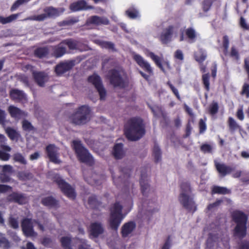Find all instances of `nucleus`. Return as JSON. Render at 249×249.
I'll use <instances>...</instances> for the list:
<instances>
[{"mask_svg":"<svg viewBox=\"0 0 249 249\" xmlns=\"http://www.w3.org/2000/svg\"><path fill=\"white\" fill-rule=\"evenodd\" d=\"M5 131L8 137L11 140H17L20 137L19 133L18 132H17L15 129L10 127H8L6 129Z\"/></svg>","mask_w":249,"mask_h":249,"instance_id":"39","label":"nucleus"},{"mask_svg":"<svg viewBox=\"0 0 249 249\" xmlns=\"http://www.w3.org/2000/svg\"><path fill=\"white\" fill-rule=\"evenodd\" d=\"M104 230L100 223L94 222L90 226V234L94 237H97L104 232Z\"/></svg>","mask_w":249,"mask_h":249,"instance_id":"24","label":"nucleus"},{"mask_svg":"<svg viewBox=\"0 0 249 249\" xmlns=\"http://www.w3.org/2000/svg\"><path fill=\"white\" fill-rule=\"evenodd\" d=\"M123 206L119 202H116L110 208V215L108 223L110 229L117 231L124 216L122 213Z\"/></svg>","mask_w":249,"mask_h":249,"instance_id":"4","label":"nucleus"},{"mask_svg":"<svg viewBox=\"0 0 249 249\" xmlns=\"http://www.w3.org/2000/svg\"><path fill=\"white\" fill-rule=\"evenodd\" d=\"M72 147L78 160L80 162L90 166L94 164L93 157L88 150L83 145L81 141L73 140L72 142Z\"/></svg>","mask_w":249,"mask_h":249,"instance_id":"3","label":"nucleus"},{"mask_svg":"<svg viewBox=\"0 0 249 249\" xmlns=\"http://www.w3.org/2000/svg\"><path fill=\"white\" fill-rule=\"evenodd\" d=\"M200 150L204 153H212L213 151V147L209 144L203 143L200 147Z\"/></svg>","mask_w":249,"mask_h":249,"instance_id":"50","label":"nucleus"},{"mask_svg":"<svg viewBox=\"0 0 249 249\" xmlns=\"http://www.w3.org/2000/svg\"><path fill=\"white\" fill-rule=\"evenodd\" d=\"M241 94L245 95L247 98H249V84L245 83L242 87Z\"/></svg>","mask_w":249,"mask_h":249,"instance_id":"53","label":"nucleus"},{"mask_svg":"<svg viewBox=\"0 0 249 249\" xmlns=\"http://www.w3.org/2000/svg\"><path fill=\"white\" fill-rule=\"evenodd\" d=\"M71 237L68 236H63L60 239L61 246L64 249H72L71 246Z\"/></svg>","mask_w":249,"mask_h":249,"instance_id":"45","label":"nucleus"},{"mask_svg":"<svg viewBox=\"0 0 249 249\" xmlns=\"http://www.w3.org/2000/svg\"><path fill=\"white\" fill-rule=\"evenodd\" d=\"M230 55L231 57L234 58L236 60H238L239 58V55L238 51L235 47L231 48Z\"/></svg>","mask_w":249,"mask_h":249,"instance_id":"57","label":"nucleus"},{"mask_svg":"<svg viewBox=\"0 0 249 249\" xmlns=\"http://www.w3.org/2000/svg\"><path fill=\"white\" fill-rule=\"evenodd\" d=\"M10 155L5 152L0 151V159L4 161H7L10 159Z\"/></svg>","mask_w":249,"mask_h":249,"instance_id":"62","label":"nucleus"},{"mask_svg":"<svg viewBox=\"0 0 249 249\" xmlns=\"http://www.w3.org/2000/svg\"><path fill=\"white\" fill-rule=\"evenodd\" d=\"M33 77L35 81L40 87H44L47 80V75L43 71L34 72Z\"/></svg>","mask_w":249,"mask_h":249,"instance_id":"25","label":"nucleus"},{"mask_svg":"<svg viewBox=\"0 0 249 249\" xmlns=\"http://www.w3.org/2000/svg\"><path fill=\"white\" fill-rule=\"evenodd\" d=\"M54 181L57 184L63 194L69 198L74 200L76 197L75 189L60 177L55 178Z\"/></svg>","mask_w":249,"mask_h":249,"instance_id":"9","label":"nucleus"},{"mask_svg":"<svg viewBox=\"0 0 249 249\" xmlns=\"http://www.w3.org/2000/svg\"><path fill=\"white\" fill-rule=\"evenodd\" d=\"M49 53V49L47 47H40L36 49L34 51L35 57L41 59L46 57Z\"/></svg>","mask_w":249,"mask_h":249,"instance_id":"30","label":"nucleus"},{"mask_svg":"<svg viewBox=\"0 0 249 249\" xmlns=\"http://www.w3.org/2000/svg\"><path fill=\"white\" fill-rule=\"evenodd\" d=\"M161 152L160 148L157 144H155L153 150V156L155 162L157 163L161 160Z\"/></svg>","mask_w":249,"mask_h":249,"instance_id":"42","label":"nucleus"},{"mask_svg":"<svg viewBox=\"0 0 249 249\" xmlns=\"http://www.w3.org/2000/svg\"><path fill=\"white\" fill-rule=\"evenodd\" d=\"M199 128L200 133H204L206 130V123L202 119H200L199 122Z\"/></svg>","mask_w":249,"mask_h":249,"instance_id":"61","label":"nucleus"},{"mask_svg":"<svg viewBox=\"0 0 249 249\" xmlns=\"http://www.w3.org/2000/svg\"><path fill=\"white\" fill-rule=\"evenodd\" d=\"M46 152L50 161L59 164L61 161L58 159L57 148L54 144H50L46 147Z\"/></svg>","mask_w":249,"mask_h":249,"instance_id":"18","label":"nucleus"},{"mask_svg":"<svg viewBox=\"0 0 249 249\" xmlns=\"http://www.w3.org/2000/svg\"><path fill=\"white\" fill-rule=\"evenodd\" d=\"M20 15V13H18L17 14L11 15L6 18L0 16V23L3 24H5L6 23L11 22L13 20L16 19Z\"/></svg>","mask_w":249,"mask_h":249,"instance_id":"41","label":"nucleus"},{"mask_svg":"<svg viewBox=\"0 0 249 249\" xmlns=\"http://www.w3.org/2000/svg\"><path fill=\"white\" fill-rule=\"evenodd\" d=\"M178 28V26L170 25L163 29L159 36V39L162 44H167L171 41L173 35Z\"/></svg>","mask_w":249,"mask_h":249,"instance_id":"12","label":"nucleus"},{"mask_svg":"<svg viewBox=\"0 0 249 249\" xmlns=\"http://www.w3.org/2000/svg\"><path fill=\"white\" fill-rule=\"evenodd\" d=\"M66 53V48L60 42L58 45L52 47L51 55L56 58H58L63 56Z\"/></svg>","mask_w":249,"mask_h":249,"instance_id":"21","label":"nucleus"},{"mask_svg":"<svg viewBox=\"0 0 249 249\" xmlns=\"http://www.w3.org/2000/svg\"><path fill=\"white\" fill-rule=\"evenodd\" d=\"M228 124L229 126V131L231 133H233L235 130L241 129V126L231 117H230L228 118Z\"/></svg>","mask_w":249,"mask_h":249,"instance_id":"36","label":"nucleus"},{"mask_svg":"<svg viewBox=\"0 0 249 249\" xmlns=\"http://www.w3.org/2000/svg\"><path fill=\"white\" fill-rule=\"evenodd\" d=\"M63 45H67L71 50H73L77 47V41L72 38H68L61 41Z\"/></svg>","mask_w":249,"mask_h":249,"instance_id":"38","label":"nucleus"},{"mask_svg":"<svg viewBox=\"0 0 249 249\" xmlns=\"http://www.w3.org/2000/svg\"><path fill=\"white\" fill-rule=\"evenodd\" d=\"M88 204L90 208L97 209L101 205V202L97 199L96 196L93 195L89 197Z\"/></svg>","mask_w":249,"mask_h":249,"instance_id":"34","label":"nucleus"},{"mask_svg":"<svg viewBox=\"0 0 249 249\" xmlns=\"http://www.w3.org/2000/svg\"><path fill=\"white\" fill-rule=\"evenodd\" d=\"M134 221H129L124 223L121 228V234L123 237H127L136 228Z\"/></svg>","mask_w":249,"mask_h":249,"instance_id":"22","label":"nucleus"},{"mask_svg":"<svg viewBox=\"0 0 249 249\" xmlns=\"http://www.w3.org/2000/svg\"><path fill=\"white\" fill-rule=\"evenodd\" d=\"M214 163L215 168L221 178L225 177L227 175L230 174L234 170V167L227 165L224 163H221L214 160Z\"/></svg>","mask_w":249,"mask_h":249,"instance_id":"14","label":"nucleus"},{"mask_svg":"<svg viewBox=\"0 0 249 249\" xmlns=\"http://www.w3.org/2000/svg\"><path fill=\"white\" fill-rule=\"evenodd\" d=\"M9 225L11 228L16 229L18 228V220L14 217H10L9 219Z\"/></svg>","mask_w":249,"mask_h":249,"instance_id":"56","label":"nucleus"},{"mask_svg":"<svg viewBox=\"0 0 249 249\" xmlns=\"http://www.w3.org/2000/svg\"><path fill=\"white\" fill-rule=\"evenodd\" d=\"M238 249H249V242L243 241L239 245Z\"/></svg>","mask_w":249,"mask_h":249,"instance_id":"64","label":"nucleus"},{"mask_svg":"<svg viewBox=\"0 0 249 249\" xmlns=\"http://www.w3.org/2000/svg\"><path fill=\"white\" fill-rule=\"evenodd\" d=\"M120 172L121 176L116 178L114 173L111 172L113 182L117 187L122 185L124 190H127L130 185L128 179L132 172L131 169L127 167L122 168Z\"/></svg>","mask_w":249,"mask_h":249,"instance_id":"6","label":"nucleus"},{"mask_svg":"<svg viewBox=\"0 0 249 249\" xmlns=\"http://www.w3.org/2000/svg\"><path fill=\"white\" fill-rule=\"evenodd\" d=\"M95 42L102 48L115 50L114 44L111 42L103 41L100 39L96 40Z\"/></svg>","mask_w":249,"mask_h":249,"instance_id":"33","label":"nucleus"},{"mask_svg":"<svg viewBox=\"0 0 249 249\" xmlns=\"http://www.w3.org/2000/svg\"><path fill=\"white\" fill-rule=\"evenodd\" d=\"M12 172V167L10 165H5L2 167L1 173L11 174Z\"/></svg>","mask_w":249,"mask_h":249,"instance_id":"60","label":"nucleus"},{"mask_svg":"<svg viewBox=\"0 0 249 249\" xmlns=\"http://www.w3.org/2000/svg\"><path fill=\"white\" fill-rule=\"evenodd\" d=\"M125 15L130 19H134L140 17L138 9L134 6H131L125 11Z\"/></svg>","mask_w":249,"mask_h":249,"instance_id":"29","label":"nucleus"},{"mask_svg":"<svg viewBox=\"0 0 249 249\" xmlns=\"http://www.w3.org/2000/svg\"><path fill=\"white\" fill-rule=\"evenodd\" d=\"M11 174L7 173H1L0 174V180L2 183L8 182L10 181Z\"/></svg>","mask_w":249,"mask_h":249,"instance_id":"55","label":"nucleus"},{"mask_svg":"<svg viewBox=\"0 0 249 249\" xmlns=\"http://www.w3.org/2000/svg\"><path fill=\"white\" fill-rule=\"evenodd\" d=\"M218 103L217 102H213L209 107V113L211 115H214L218 112Z\"/></svg>","mask_w":249,"mask_h":249,"instance_id":"52","label":"nucleus"},{"mask_svg":"<svg viewBox=\"0 0 249 249\" xmlns=\"http://www.w3.org/2000/svg\"><path fill=\"white\" fill-rule=\"evenodd\" d=\"M207 55L205 53H201L199 55L195 56V60L199 63L201 64L206 59Z\"/></svg>","mask_w":249,"mask_h":249,"instance_id":"58","label":"nucleus"},{"mask_svg":"<svg viewBox=\"0 0 249 249\" xmlns=\"http://www.w3.org/2000/svg\"><path fill=\"white\" fill-rule=\"evenodd\" d=\"M222 200L217 199L214 202L209 204L207 206V209L209 211L212 210L213 208L218 206L222 202Z\"/></svg>","mask_w":249,"mask_h":249,"instance_id":"59","label":"nucleus"},{"mask_svg":"<svg viewBox=\"0 0 249 249\" xmlns=\"http://www.w3.org/2000/svg\"><path fill=\"white\" fill-rule=\"evenodd\" d=\"M109 24V20L106 17L92 16L87 19L85 25L87 26H90L91 25L98 26L100 25H107Z\"/></svg>","mask_w":249,"mask_h":249,"instance_id":"13","label":"nucleus"},{"mask_svg":"<svg viewBox=\"0 0 249 249\" xmlns=\"http://www.w3.org/2000/svg\"><path fill=\"white\" fill-rule=\"evenodd\" d=\"M13 160L15 162H18L20 164L26 165L27 161L24 156L19 153H17L13 155Z\"/></svg>","mask_w":249,"mask_h":249,"instance_id":"47","label":"nucleus"},{"mask_svg":"<svg viewBox=\"0 0 249 249\" xmlns=\"http://www.w3.org/2000/svg\"><path fill=\"white\" fill-rule=\"evenodd\" d=\"M31 173L26 172H21L18 173V178L20 179L25 180L30 177Z\"/></svg>","mask_w":249,"mask_h":249,"instance_id":"63","label":"nucleus"},{"mask_svg":"<svg viewBox=\"0 0 249 249\" xmlns=\"http://www.w3.org/2000/svg\"><path fill=\"white\" fill-rule=\"evenodd\" d=\"M223 47L224 48L223 53L225 55H227L228 53V48L229 46V39L227 36L225 35L223 37Z\"/></svg>","mask_w":249,"mask_h":249,"instance_id":"49","label":"nucleus"},{"mask_svg":"<svg viewBox=\"0 0 249 249\" xmlns=\"http://www.w3.org/2000/svg\"><path fill=\"white\" fill-rule=\"evenodd\" d=\"M41 203L43 205L51 208H57L59 207L58 200L52 196L42 198Z\"/></svg>","mask_w":249,"mask_h":249,"instance_id":"23","label":"nucleus"},{"mask_svg":"<svg viewBox=\"0 0 249 249\" xmlns=\"http://www.w3.org/2000/svg\"><path fill=\"white\" fill-rule=\"evenodd\" d=\"M233 221L236 224H247L248 216L244 212L239 210L234 211L231 213Z\"/></svg>","mask_w":249,"mask_h":249,"instance_id":"19","label":"nucleus"},{"mask_svg":"<svg viewBox=\"0 0 249 249\" xmlns=\"http://www.w3.org/2000/svg\"><path fill=\"white\" fill-rule=\"evenodd\" d=\"M90 112L89 107L88 106L83 105L70 116V119L71 123L76 125H83L88 122Z\"/></svg>","mask_w":249,"mask_h":249,"instance_id":"5","label":"nucleus"},{"mask_svg":"<svg viewBox=\"0 0 249 249\" xmlns=\"http://www.w3.org/2000/svg\"><path fill=\"white\" fill-rule=\"evenodd\" d=\"M167 85L169 86L173 93L176 96V98L178 100H180L181 98L179 94L178 91L177 89H176L171 83L170 82L168 81L167 83Z\"/></svg>","mask_w":249,"mask_h":249,"instance_id":"54","label":"nucleus"},{"mask_svg":"<svg viewBox=\"0 0 249 249\" xmlns=\"http://www.w3.org/2000/svg\"><path fill=\"white\" fill-rule=\"evenodd\" d=\"M231 193V191L225 187L213 186L212 189V194L226 195Z\"/></svg>","mask_w":249,"mask_h":249,"instance_id":"35","label":"nucleus"},{"mask_svg":"<svg viewBox=\"0 0 249 249\" xmlns=\"http://www.w3.org/2000/svg\"><path fill=\"white\" fill-rule=\"evenodd\" d=\"M79 21L77 18H70L66 20H63L60 22V26H70L72 25Z\"/></svg>","mask_w":249,"mask_h":249,"instance_id":"46","label":"nucleus"},{"mask_svg":"<svg viewBox=\"0 0 249 249\" xmlns=\"http://www.w3.org/2000/svg\"><path fill=\"white\" fill-rule=\"evenodd\" d=\"M44 13L38 15H35L27 17L23 20H36L38 21H44L47 18H53L59 16V13L58 9L53 6H48L43 9Z\"/></svg>","mask_w":249,"mask_h":249,"instance_id":"8","label":"nucleus"},{"mask_svg":"<svg viewBox=\"0 0 249 249\" xmlns=\"http://www.w3.org/2000/svg\"><path fill=\"white\" fill-rule=\"evenodd\" d=\"M180 187L181 193L178 196L180 203L188 212L194 213L196 210V206L193 198L190 196L192 192L190 183L187 181L182 182Z\"/></svg>","mask_w":249,"mask_h":249,"instance_id":"2","label":"nucleus"},{"mask_svg":"<svg viewBox=\"0 0 249 249\" xmlns=\"http://www.w3.org/2000/svg\"><path fill=\"white\" fill-rule=\"evenodd\" d=\"M74 65L75 63L73 60L60 62L56 65L55 67L56 74L57 76H61L71 70Z\"/></svg>","mask_w":249,"mask_h":249,"instance_id":"16","label":"nucleus"},{"mask_svg":"<svg viewBox=\"0 0 249 249\" xmlns=\"http://www.w3.org/2000/svg\"><path fill=\"white\" fill-rule=\"evenodd\" d=\"M112 153L115 159H122L124 156L123 144L121 143L115 144L113 146Z\"/></svg>","mask_w":249,"mask_h":249,"instance_id":"26","label":"nucleus"},{"mask_svg":"<svg viewBox=\"0 0 249 249\" xmlns=\"http://www.w3.org/2000/svg\"><path fill=\"white\" fill-rule=\"evenodd\" d=\"M124 133L126 138L131 141L141 139L145 133L143 120L139 117L130 118L124 125Z\"/></svg>","mask_w":249,"mask_h":249,"instance_id":"1","label":"nucleus"},{"mask_svg":"<svg viewBox=\"0 0 249 249\" xmlns=\"http://www.w3.org/2000/svg\"><path fill=\"white\" fill-rule=\"evenodd\" d=\"M210 78L209 73H204L202 75V82L204 89L207 92L209 91L210 89Z\"/></svg>","mask_w":249,"mask_h":249,"instance_id":"44","label":"nucleus"},{"mask_svg":"<svg viewBox=\"0 0 249 249\" xmlns=\"http://www.w3.org/2000/svg\"><path fill=\"white\" fill-rule=\"evenodd\" d=\"M76 243L78 244V249H90L85 240L78 239Z\"/></svg>","mask_w":249,"mask_h":249,"instance_id":"51","label":"nucleus"},{"mask_svg":"<svg viewBox=\"0 0 249 249\" xmlns=\"http://www.w3.org/2000/svg\"><path fill=\"white\" fill-rule=\"evenodd\" d=\"M8 111L12 118H19L24 115V112L22 110L14 106H10Z\"/></svg>","mask_w":249,"mask_h":249,"instance_id":"32","label":"nucleus"},{"mask_svg":"<svg viewBox=\"0 0 249 249\" xmlns=\"http://www.w3.org/2000/svg\"><path fill=\"white\" fill-rule=\"evenodd\" d=\"M217 0H203L201 3V7L204 13L208 12L211 8L214 2Z\"/></svg>","mask_w":249,"mask_h":249,"instance_id":"43","label":"nucleus"},{"mask_svg":"<svg viewBox=\"0 0 249 249\" xmlns=\"http://www.w3.org/2000/svg\"><path fill=\"white\" fill-rule=\"evenodd\" d=\"M132 57L136 63L148 74L142 71H139V73L146 80H149L150 76L153 75V68L150 64L139 54H133Z\"/></svg>","mask_w":249,"mask_h":249,"instance_id":"7","label":"nucleus"},{"mask_svg":"<svg viewBox=\"0 0 249 249\" xmlns=\"http://www.w3.org/2000/svg\"><path fill=\"white\" fill-rule=\"evenodd\" d=\"M247 224H236L234 229V235L239 238H243L247 233Z\"/></svg>","mask_w":249,"mask_h":249,"instance_id":"28","label":"nucleus"},{"mask_svg":"<svg viewBox=\"0 0 249 249\" xmlns=\"http://www.w3.org/2000/svg\"><path fill=\"white\" fill-rule=\"evenodd\" d=\"M70 9L73 12H76L87 9L88 7L87 6V2L85 0H79L71 3L70 5Z\"/></svg>","mask_w":249,"mask_h":249,"instance_id":"27","label":"nucleus"},{"mask_svg":"<svg viewBox=\"0 0 249 249\" xmlns=\"http://www.w3.org/2000/svg\"><path fill=\"white\" fill-rule=\"evenodd\" d=\"M22 127L23 130L26 131H31L35 129L32 124L26 120H24L22 122Z\"/></svg>","mask_w":249,"mask_h":249,"instance_id":"48","label":"nucleus"},{"mask_svg":"<svg viewBox=\"0 0 249 249\" xmlns=\"http://www.w3.org/2000/svg\"><path fill=\"white\" fill-rule=\"evenodd\" d=\"M107 77L114 87H124V80L118 70L115 69L109 70Z\"/></svg>","mask_w":249,"mask_h":249,"instance_id":"10","label":"nucleus"},{"mask_svg":"<svg viewBox=\"0 0 249 249\" xmlns=\"http://www.w3.org/2000/svg\"><path fill=\"white\" fill-rule=\"evenodd\" d=\"M147 56L149 57L154 61L158 67H159L161 71H164V68L162 64V62L163 61L162 57L159 56L152 52H149Z\"/></svg>","mask_w":249,"mask_h":249,"instance_id":"31","label":"nucleus"},{"mask_svg":"<svg viewBox=\"0 0 249 249\" xmlns=\"http://www.w3.org/2000/svg\"><path fill=\"white\" fill-rule=\"evenodd\" d=\"M146 177L145 174L142 172L141 175V178L140 179V184L141 186V192L143 196L145 195L146 190L149 188V185L148 184L147 181L144 180V178Z\"/></svg>","mask_w":249,"mask_h":249,"instance_id":"37","label":"nucleus"},{"mask_svg":"<svg viewBox=\"0 0 249 249\" xmlns=\"http://www.w3.org/2000/svg\"><path fill=\"white\" fill-rule=\"evenodd\" d=\"M21 228L23 233L26 237H35L36 235V233L34 230L31 219H24L21 222Z\"/></svg>","mask_w":249,"mask_h":249,"instance_id":"17","label":"nucleus"},{"mask_svg":"<svg viewBox=\"0 0 249 249\" xmlns=\"http://www.w3.org/2000/svg\"><path fill=\"white\" fill-rule=\"evenodd\" d=\"M6 200L9 202H14L19 205L25 204L28 201V197L25 194L17 192H13L9 194Z\"/></svg>","mask_w":249,"mask_h":249,"instance_id":"15","label":"nucleus"},{"mask_svg":"<svg viewBox=\"0 0 249 249\" xmlns=\"http://www.w3.org/2000/svg\"><path fill=\"white\" fill-rule=\"evenodd\" d=\"M9 96L12 100L15 102H20L27 100L26 94L23 91L16 89L10 90Z\"/></svg>","mask_w":249,"mask_h":249,"instance_id":"20","label":"nucleus"},{"mask_svg":"<svg viewBox=\"0 0 249 249\" xmlns=\"http://www.w3.org/2000/svg\"><path fill=\"white\" fill-rule=\"evenodd\" d=\"M187 37L192 42L195 41L196 38V33L195 30L192 27H189L185 31Z\"/></svg>","mask_w":249,"mask_h":249,"instance_id":"40","label":"nucleus"},{"mask_svg":"<svg viewBox=\"0 0 249 249\" xmlns=\"http://www.w3.org/2000/svg\"><path fill=\"white\" fill-rule=\"evenodd\" d=\"M88 81L91 83L99 93L101 100H104L107 95L106 90L104 87L102 81L98 75L93 74L89 76Z\"/></svg>","mask_w":249,"mask_h":249,"instance_id":"11","label":"nucleus"}]
</instances>
